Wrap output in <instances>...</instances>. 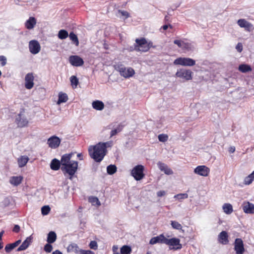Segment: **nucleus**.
Listing matches in <instances>:
<instances>
[{
  "mask_svg": "<svg viewBox=\"0 0 254 254\" xmlns=\"http://www.w3.org/2000/svg\"><path fill=\"white\" fill-rule=\"evenodd\" d=\"M72 153L65 154L62 157L61 170L65 174H68L69 179H71L72 177L77 171L78 168V162L76 161L70 160Z\"/></svg>",
  "mask_w": 254,
  "mask_h": 254,
  "instance_id": "f257e3e1",
  "label": "nucleus"
},
{
  "mask_svg": "<svg viewBox=\"0 0 254 254\" xmlns=\"http://www.w3.org/2000/svg\"><path fill=\"white\" fill-rule=\"evenodd\" d=\"M88 152L90 157L97 162H100L106 155L107 149H105V146H102L100 142H99L94 146H90L88 148Z\"/></svg>",
  "mask_w": 254,
  "mask_h": 254,
  "instance_id": "f03ea898",
  "label": "nucleus"
},
{
  "mask_svg": "<svg viewBox=\"0 0 254 254\" xmlns=\"http://www.w3.org/2000/svg\"><path fill=\"white\" fill-rule=\"evenodd\" d=\"M115 67L116 70L120 72V75L126 78L132 76L135 73V71L132 68L128 67L127 68L121 64L116 65Z\"/></svg>",
  "mask_w": 254,
  "mask_h": 254,
  "instance_id": "7ed1b4c3",
  "label": "nucleus"
},
{
  "mask_svg": "<svg viewBox=\"0 0 254 254\" xmlns=\"http://www.w3.org/2000/svg\"><path fill=\"white\" fill-rule=\"evenodd\" d=\"M134 50L136 51L146 52L149 50V47L147 45V41L144 38L136 39L135 40Z\"/></svg>",
  "mask_w": 254,
  "mask_h": 254,
  "instance_id": "20e7f679",
  "label": "nucleus"
},
{
  "mask_svg": "<svg viewBox=\"0 0 254 254\" xmlns=\"http://www.w3.org/2000/svg\"><path fill=\"white\" fill-rule=\"evenodd\" d=\"M175 65L191 66L195 64V61L190 58H178L174 61Z\"/></svg>",
  "mask_w": 254,
  "mask_h": 254,
  "instance_id": "39448f33",
  "label": "nucleus"
},
{
  "mask_svg": "<svg viewBox=\"0 0 254 254\" xmlns=\"http://www.w3.org/2000/svg\"><path fill=\"white\" fill-rule=\"evenodd\" d=\"M144 167L141 165H138L135 166L132 170L131 174L136 181H139L143 178Z\"/></svg>",
  "mask_w": 254,
  "mask_h": 254,
  "instance_id": "423d86ee",
  "label": "nucleus"
},
{
  "mask_svg": "<svg viewBox=\"0 0 254 254\" xmlns=\"http://www.w3.org/2000/svg\"><path fill=\"white\" fill-rule=\"evenodd\" d=\"M166 245L169 246L170 250L174 251L180 250L182 248V245L180 243V240L177 238L166 239Z\"/></svg>",
  "mask_w": 254,
  "mask_h": 254,
  "instance_id": "0eeeda50",
  "label": "nucleus"
},
{
  "mask_svg": "<svg viewBox=\"0 0 254 254\" xmlns=\"http://www.w3.org/2000/svg\"><path fill=\"white\" fill-rule=\"evenodd\" d=\"M192 72L190 69L180 68L177 70L176 76L186 80H190L192 79Z\"/></svg>",
  "mask_w": 254,
  "mask_h": 254,
  "instance_id": "6e6552de",
  "label": "nucleus"
},
{
  "mask_svg": "<svg viewBox=\"0 0 254 254\" xmlns=\"http://www.w3.org/2000/svg\"><path fill=\"white\" fill-rule=\"evenodd\" d=\"M234 250L236 254H243L245 251L243 240L241 238H236L234 242Z\"/></svg>",
  "mask_w": 254,
  "mask_h": 254,
  "instance_id": "1a4fd4ad",
  "label": "nucleus"
},
{
  "mask_svg": "<svg viewBox=\"0 0 254 254\" xmlns=\"http://www.w3.org/2000/svg\"><path fill=\"white\" fill-rule=\"evenodd\" d=\"M29 48L30 52L32 54L35 55L40 52L41 47L37 41L33 40L29 42Z\"/></svg>",
  "mask_w": 254,
  "mask_h": 254,
  "instance_id": "9d476101",
  "label": "nucleus"
},
{
  "mask_svg": "<svg viewBox=\"0 0 254 254\" xmlns=\"http://www.w3.org/2000/svg\"><path fill=\"white\" fill-rule=\"evenodd\" d=\"M61 141L59 137L53 135L48 139L47 143L50 148L55 149L59 146Z\"/></svg>",
  "mask_w": 254,
  "mask_h": 254,
  "instance_id": "9b49d317",
  "label": "nucleus"
},
{
  "mask_svg": "<svg viewBox=\"0 0 254 254\" xmlns=\"http://www.w3.org/2000/svg\"><path fill=\"white\" fill-rule=\"evenodd\" d=\"M194 173L201 176L206 177L209 173V169L205 166H198L194 169Z\"/></svg>",
  "mask_w": 254,
  "mask_h": 254,
  "instance_id": "f8f14e48",
  "label": "nucleus"
},
{
  "mask_svg": "<svg viewBox=\"0 0 254 254\" xmlns=\"http://www.w3.org/2000/svg\"><path fill=\"white\" fill-rule=\"evenodd\" d=\"M69 61L71 65L75 66H80L84 64L83 59L78 56H70Z\"/></svg>",
  "mask_w": 254,
  "mask_h": 254,
  "instance_id": "ddd939ff",
  "label": "nucleus"
},
{
  "mask_svg": "<svg viewBox=\"0 0 254 254\" xmlns=\"http://www.w3.org/2000/svg\"><path fill=\"white\" fill-rule=\"evenodd\" d=\"M34 76L32 72L27 73L25 77V87L27 89H31L34 86Z\"/></svg>",
  "mask_w": 254,
  "mask_h": 254,
  "instance_id": "4468645a",
  "label": "nucleus"
},
{
  "mask_svg": "<svg viewBox=\"0 0 254 254\" xmlns=\"http://www.w3.org/2000/svg\"><path fill=\"white\" fill-rule=\"evenodd\" d=\"M15 122L17 124L18 127H26L28 121L27 119L23 116L21 113L18 114L15 119Z\"/></svg>",
  "mask_w": 254,
  "mask_h": 254,
  "instance_id": "2eb2a0df",
  "label": "nucleus"
},
{
  "mask_svg": "<svg viewBox=\"0 0 254 254\" xmlns=\"http://www.w3.org/2000/svg\"><path fill=\"white\" fill-rule=\"evenodd\" d=\"M166 239L167 238L162 234L156 237L152 238L149 241V244L151 245H154L157 243L166 244Z\"/></svg>",
  "mask_w": 254,
  "mask_h": 254,
  "instance_id": "dca6fc26",
  "label": "nucleus"
},
{
  "mask_svg": "<svg viewBox=\"0 0 254 254\" xmlns=\"http://www.w3.org/2000/svg\"><path fill=\"white\" fill-rule=\"evenodd\" d=\"M33 240V237L32 235L27 237L26 240H25L22 244L17 248V251L20 252L22 251L25 250L27 249L29 245L32 243Z\"/></svg>",
  "mask_w": 254,
  "mask_h": 254,
  "instance_id": "f3484780",
  "label": "nucleus"
},
{
  "mask_svg": "<svg viewBox=\"0 0 254 254\" xmlns=\"http://www.w3.org/2000/svg\"><path fill=\"white\" fill-rule=\"evenodd\" d=\"M243 209L247 214H254V204L250 202H245L243 204Z\"/></svg>",
  "mask_w": 254,
  "mask_h": 254,
  "instance_id": "a211bd4d",
  "label": "nucleus"
},
{
  "mask_svg": "<svg viewBox=\"0 0 254 254\" xmlns=\"http://www.w3.org/2000/svg\"><path fill=\"white\" fill-rule=\"evenodd\" d=\"M218 239L219 242L223 244L226 245L229 243L228 235L226 231H222L218 235Z\"/></svg>",
  "mask_w": 254,
  "mask_h": 254,
  "instance_id": "6ab92c4d",
  "label": "nucleus"
},
{
  "mask_svg": "<svg viewBox=\"0 0 254 254\" xmlns=\"http://www.w3.org/2000/svg\"><path fill=\"white\" fill-rule=\"evenodd\" d=\"M157 166L159 169L164 172L167 175H172L173 173V171L168 167V166L161 162H158L157 163Z\"/></svg>",
  "mask_w": 254,
  "mask_h": 254,
  "instance_id": "aec40b11",
  "label": "nucleus"
},
{
  "mask_svg": "<svg viewBox=\"0 0 254 254\" xmlns=\"http://www.w3.org/2000/svg\"><path fill=\"white\" fill-rule=\"evenodd\" d=\"M81 250L75 243H71L67 247V252L68 253H74L76 254H79Z\"/></svg>",
  "mask_w": 254,
  "mask_h": 254,
  "instance_id": "412c9836",
  "label": "nucleus"
},
{
  "mask_svg": "<svg viewBox=\"0 0 254 254\" xmlns=\"http://www.w3.org/2000/svg\"><path fill=\"white\" fill-rule=\"evenodd\" d=\"M61 165H62V159L59 161L58 159L54 158L51 162L50 167L52 170L57 171L60 168Z\"/></svg>",
  "mask_w": 254,
  "mask_h": 254,
  "instance_id": "4be33fe9",
  "label": "nucleus"
},
{
  "mask_svg": "<svg viewBox=\"0 0 254 254\" xmlns=\"http://www.w3.org/2000/svg\"><path fill=\"white\" fill-rule=\"evenodd\" d=\"M21 241L20 240H18L13 243H10L7 244L4 248L5 252L7 253H9L12 250L18 246Z\"/></svg>",
  "mask_w": 254,
  "mask_h": 254,
  "instance_id": "5701e85b",
  "label": "nucleus"
},
{
  "mask_svg": "<svg viewBox=\"0 0 254 254\" xmlns=\"http://www.w3.org/2000/svg\"><path fill=\"white\" fill-rule=\"evenodd\" d=\"M36 24V20L34 17H30L25 22V25L27 29H31Z\"/></svg>",
  "mask_w": 254,
  "mask_h": 254,
  "instance_id": "b1692460",
  "label": "nucleus"
},
{
  "mask_svg": "<svg viewBox=\"0 0 254 254\" xmlns=\"http://www.w3.org/2000/svg\"><path fill=\"white\" fill-rule=\"evenodd\" d=\"M92 105L93 109L98 111L102 110L104 108L105 106L104 103L99 100L93 101L92 103Z\"/></svg>",
  "mask_w": 254,
  "mask_h": 254,
  "instance_id": "393cba45",
  "label": "nucleus"
},
{
  "mask_svg": "<svg viewBox=\"0 0 254 254\" xmlns=\"http://www.w3.org/2000/svg\"><path fill=\"white\" fill-rule=\"evenodd\" d=\"M238 24L242 28H245L246 29H248L252 25V24L246 20L245 19H240L238 20Z\"/></svg>",
  "mask_w": 254,
  "mask_h": 254,
  "instance_id": "a878e982",
  "label": "nucleus"
},
{
  "mask_svg": "<svg viewBox=\"0 0 254 254\" xmlns=\"http://www.w3.org/2000/svg\"><path fill=\"white\" fill-rule=\"evenodd\" d=\"M238 69L242 73L249 72L252 70L251 66L247 64H241L239 66Z\"/></svg>",
  "mask_w": 254,
  "mask_h": 254,
  "instance_id": "bb28decb",
  "label": "nucleus"
},
{
  "mask_svg": "<svg viewBox=\"0 0 254 254\" xmlns=\"http://www.w3.org/2000/svg\"><path fill=\"white\" fill-rule=\"evenodd\" d=\"M22 179V176H13L10 178V183L12 185L17 186L21 183Z\"/></svg>",
  "mask_w": 254,
  "mask_h": 254,
  "instance_id": "cd10ccee",
  "label": "nucleus"
},
{
  "mask_svg": "<svg viewBox=\"0 0 254 254\" xmlns=\"http://www.w3.org/2000/svg\"><path fill=\"white\" fill-rule=\"evenodd\" d=\"M124 125L122 123H120L118 125L116 128L112 129L110 132V137H112L117 133L120 132L123 129Z\"/></svg>",
  "mask_w": 254,
  "mask_h": 254,
  "instance_id": "c85d7f7f",
  "label": "nucleus"
},
{
  "mask_svg": "<svg viewBox=\"0 0 254 254\" xmlns=\"http://www.w3.org/2000/svg\"><path fill=\"white\" fill-rule=\"evenodd\" d=\"M57 239V235L54 231H50L47 236V241L49 244L54 243Z\"/></svg>",
  "mask_w": 254,
  "mask_h": 254,
  "instance_id": "c756f323",
  "label": "nucleus"
},
{
  "mask_svg": "<svg viewBox=\"0 0 254 254\" xmlns=\"http://www.w3.org/2000/svg\"><path fill=\"white\" fill-rule=\"evenodd\" d=\"M68 100V96L66 93L60 92L59 94V99L57 102L58 104H60L62 103H65Z\"/></svg>",
  "mask_w": 254,
  "mask_h": 254,
  "instance_id": "7c9ffc66",
  "label": "nucleus"
},
{
  "mask_svg": "<svg viewBox=\"0 0 254 254\" xmlns=\"http://www.w3.org/2000/svg\"><path fill=\"white\" fill-rule=\"evenodd\" d=\"M223 210L227 214H230L233 212V206L230 203H224L223 205Z\"/></svg>",
  "mask_w": 254,
  "mask_h": 254,
  "instance_id": "2f4dec72",
  "label": "nucleus"
},
{
  "mask_svg": "<svg viewBox=\"0 0 254 254\" xmlns=\"http://www.w3.org/2000/svg\"><path fill=\"white\" fill-rule=\"evenodd\" d=\"M29 158L27 156H22L18 159V164L19 167H24L27 164Z\"/></svg>",
  "mask_w": 254,
  "mask_h": 254,
  "instance_id": "473e14b6",
  "label": "nucleus"
},
{
  "mask_svg": "<svg viewBox=\"0 0 254 254\" xmlns=\"http://www.w3.org/2000/svg\"><path fill=\"white\" fill-rule=\"evenodd\" d=\"M68 36V32L64 29L60 30L59 31L58 37L60 39L64 40Z\"/></svg>",
  "mask_w": 254,
  "mask_h": 254,
  "instance_id": "72a5a7b5",
  "label": "nucleus"
},
{
  "mask_svg": "<svg viewBox=\"0 0 254 254\" xmlns=\"http://www.w3.org/2000/svg\"><path fill=\"white\" fill-rule=\"evenodd\" d=\"M69 39L76 46L79 45V41L77 35L73 32H71L68 35Z\"/></svg>",
  "mask_w": 254,
  "mask_h": 254,
  "instance_id": "f704fd0d",
  "label": "nucleus"
},
{
  "mask_svg": "<svg viewBox=\"0 0 254 254\" xmlns=\"http://www.w3.org/2000/svg\"><path fill=\"white\" fill-rule=\"evenodd\" d=\"M254 180V174L252 172L244 179V184L247 185L251 184Z\"/></svg>",
  "mask_w": 254,
  "mask_h": 254,
  "instance_id": "c9c22d12",
  "label": "nucleus"
},
{
  "mask_svg": "<svg viewBox=\"0 0 254 254\" xmlns=\"http://www.w3.org/2000/svg\"><path fill=\"white\" fill-rule=\"evenodd\" d=\"M131 252V247L125 245L121 248V254H130Z\"/></svg>",
  "mask_w": 254,
  "mask_h": 254,
  "instance_id": "e433bc0d",
  "label": "nucleus"
},
{
  "mask_svg": "<svg viewBox=\"0 0 254 254\" xmlns=\"http://www.w3.org/2000/svg\"><path fill=\"white\" fill-rule=\"evenodd\" d=\"M117 171V167L115 165H110L107 167V173L109 175H113Z\"/></svg>",
  "mask_w": 254,
  "mask_h": 254,
  "instance_id": "4c0bfd02",
  "label": "nucleus"
},
{
  "mask_svg": "<svg viewBox=\"0 0 254 254\" xmlns=\"http://www.w3.org/2000/svg\"><path fill=\"white\" fill-rule=\"evenodd\" d=\"M71 85L74 88H76L79 83L78 79L75 75H72L70 77Z\"/></svg>",
  "mask_w": 254,
  "mask_h": 254,
  "instance_id": "58836bf2",
  "label": "nucleus"
},
{
  "mask_svg": "<svg viewBox=\"0 0 254 254\" xmlns=\"http://www.w3.org/2000/svg\"><path fill=\"white\" fill-rule=\"evenodd\" d=\"M171 224L172 227L175 229L181 230L182 228V225L177 221H171Z\"/></svg>",
  "mask_w": 254,
  "mask_h": 254,
  "instance_id": "ea45409f",
  "label": "nucleus"
},
{
  "mask_svg": "<svg viewBox=\"0 0 254 254\" xmlns=\"http://www.w3.org/2000/svg\"><path fill=\"white\" fill-rule=\"evenodd\" d=\"M89 201L93 203V204H96L97 205H100V202L97 197L95 196H91L89 198Z\"/></svg>",
  "mask_w": 254,
  "mask_h": 254,
  "instance_id": "a19ab883",
  "label": "nucleus"
},
{
  "mask_svg": "<svg viewBox=\"0 0 254 254\" xmlns=\"http://www.w3.org/2000/svg\"><path fill=\"white\" fill-rule=\"evenodd\" d=\"M51 210L50 207L48 205H45L42 207L41 212L43 215H47Z\"/></svg>",
  "mask_w": 254,
  "mask_h": 254,
  "instance_id": "79ce46f5",
  "label": "nucleus"
},
{
  "mask_svg": "<svg viewBox=\"0 0 254 254\" xmlns=\"http://www.w3.org/2000/svg\"><path fill=\"white\" fill-rule=\"evenodd\" d=\"M193 48V47L191 44L189 43H185L184 42L182 49L187 50L188 51H191L192 50Z\"/></svg>",
  "mask_w": 254,
  "mask_h": 254,
  "instance_id": "37998d69",
  "label": "nucleus"
},
{
  "mask_svg": "<svg viewBox=\"0 0 254 254\" xmlns=\"http://www.w3.org/2000/svg\"><path fill=\"white\" fill-rule=\"evenodd\" d=\"M44 250L48 253H51L53 250V246L51 245V244H46L44 248Z\"/></svg>",
  "mask_w": 254,
  "mask_h": 254,
  "instance_id": "c03bdc74",
  "label": "nucleus"
},
{
  "mask_svg": "<svg viewBox=\"0 0 254 254\" xmlns=\"http://www.w3.org/2000/svg\"><path fill=\"white\" fill-rule=\"evenodd\" d=\"M174 197L178 199H183L187 198L188 197V194L187 193H179L175 195Z\"/></svg>",
  "mask_w": 254,
  "mask_h": 254,
  "instance_id": "a18cd8bd",
  "label": "nucleus"
},
{
  "mask_svg": "<svg viewBox=\"0 0 254 254\" xmlns=\"http://www.w3.org/2000/svg\"><path fill=\"white\" fill-rule=\"evenodd\" d=\"M168 136L165 134H161L158 135V139L161 142H165L168 139Z\"/></svg>",
  "mask_w": 254,
  "mask_h": 254,
  "instance_id": "49530a36",
  "label": "nucleus"
},
{
  "mask_svg": "<svg viewBox=\"0 0 254 254\" xmlns=\"http://www.w3.org/2000/svg\"><path fill=\"white\" fill-rule=\"evenodd\" d=\"M89 247L90 249L96 250L98 248V245L95 241H92L89 244Z\"/></svg>",
  "mask_w": 254,
  "mask_h": 254,
  "instance_id": "de8ad7c7",
  "label": "nucleus"
},
{
  "mask_svg": "<svg viewBox=\"0 0 254 254\" xmlns=\"http://www.w3.org/2000/svg\"><path fill=\"white\" fill-rule=\"evenodd\" d=\"M118 12L121 13L122 16H125V18H127L129 17V14L127 11L119 10Z\"/></svg>",
  "mask_w": 254,
  "mask_h": 254,
  "instance_id": "09e8293b",
  "label": "nucleus"
},
{
  "mask_svg": "<svg viewBox=\"0 0 254 254\" xmlns=\"http://www.w3.org/2000/svg\"><path fill=\"white\" fill-rule=\"evenodd\" d=\"M100 143H101L102 144V146H105V149H107V147H111L112 146V144H113V143L112 141H107V142H100Z\"/></svg>",
  "mask_w": 254,
  "mask_h": 254,
  "instance_id": "8fccbe9b",
  "label": "nucleus"
},
{
  "mask_svg": "<svg viewBox=\"0 0 254 254\" xmlns=\"http://www.w3.org/2000/svg\"><path fill=\"white\" fill-rule=\"evenodd\" d=\"M174 43L176 44L179 48H182L184 41L179 40H175L174 41Z\"/></svg>",
  "mask_w": 254,
  "mask_h": 254,
  "instance_id": "3c124183",
  "label": "nucleus"
},
{
  "mask_svg": "<svg viewBox=\"0 0 254 254\" xmlns=\"http://www.w3.org/2000/svg\"><path fill=\"white\" fill-rule=\"evenodd\" d=\"M0 62L2 66H4L6 64V58L4 56H0Z\"/></svg>",
  "mask_w": 254,
  "mask_h": 254,
  "instance_id": "603ef678",
  "label": "nucleus"
},
{
  "mask_svg": "<svg viewBox=\"0 0 254 254\" xmlns=\"http://www.w3.org/2000/svg\"><path fill=\"white\" fill-rule=\"evenodd\" d=\"M79 254H95L94 252L90 250H84L81 249Z\"/></svg>",
  "mask_w": 254,
  "mask_h": 254,
  "instance_id": "864d4df0",
  "label": "nucleus"
},
{
  "mask_svg": "<svg viewBox=\"0 0 254 254\" xmlns=\"http://www.w3.org/2000/svg\"><path fill=\"white\" fill-rule=\"evenodd\" d=\"M10 203V199L7 197H5L2 201L3 205H4V206H7L9 205Z\"/></svg>",
  "mask_w": 254,
  "mask_h": 254,
  "instance_id": "5fc2aeb1",
  "label": "nucleus"
},
{
  "mask_svg": "<svg viewBox=\"0 0 254 254\" xmlns=\"http://www.w3.org/2000/svg\"><path fill=\"white\" fill-rule=\"evenodd\" d=\"M236 49H237V50L239 52H241L243 50V45L241 43H239L236 47Z\"/></svg>",
  "mask_w": 254,
  "mask_h": 254,
  "instance_id": "6e6d98bb",
  "label": "nucleus"
},
{
  "mask_svg": "<svg viewBox=\"0 0 254 254\" xmlns=\"http://www.w3.org/2000/svg\"><path fill=\"white\" fill-rule=\"evenodd\" d=\"M20 226L18 225H15L12 231L15 233H18L20 231Z\"/></svg>",
  "mask_w": 254,
  "mask_h": 254,
  "instance_id": "4d7b16f0",
  "label": "nucleus"
},
{
  "mask_svg": "<svg viewBox=\"0 0 254 254\" xmlns=\"http://www.w3.org/2000/svg\"><path fill=\"white\" fill-rule=\"evenodd\" d=\"M166 194V191L164 190H160L157 192V195L158 197H161Z\"/></svg>",
  "mask_w": 254,
  "mask_h": 254,
  "instance_id": "13d9d810",
  "label": "nucleus"
},
{
  "mask_svg": "<svg viewBox=\"0 0 254 254\" xmlns=\"http://www.w3.org/2000/svg\"><path fill=\"white\" fill-rule=\"evenodd\" d=\"M170 27L171 28H172V26L171 25V24H165L164 25H163L162 27V28L164 30H167L168 27Z\"/></svg>",
  "mask_w": 254,
  "mask_h": 254,
  "instance_id": "bf43d9fd",
  "label": "nucleus"
},
{
  "mask_svg": "<svg viewBox=\"0 0 254 254\" xmlns=\"http://www.w3.org/2000/svg\"><path fill=\"white\" fill-rule=\"evenodd\" d=\"M235 151V147L234 146H230L229 148L230 153H234Z\"/></svg>",
  "mask_w": 254,
  "mask_h": 254,
  "instance_id": "052dcab7",
  "label": "nucleus"
},
{
  "mask_svg": "<svg viewBox=\"0 0 254 254\" xmlns=\"http://www.w3.org/2000/svg\"><path fill=\"white\" fill-rule=\"evenodd\" d=\"M52 254H63V253L59 250H56L54 251Z\"/></svg>",
  "mask_w": 254,
  "mask_h": 254,
  "instance_id": "680f3d73",
  "label": "nucleus"
},
{
  "mask_svg": "<svg viewBox=\"0 0 254 254\" xmlns=\"http://www.w3.org/2000/svg\"><path fill=\"white\" fill-rule=\"evenodd\" d=\"M77 157L79 159V160H83V157L81 153H78L77 154Z\"/></svg>",
  "mask_w": 254,
  "mask_h": 254,
  "instance_id": "e2e57ef3",
  "label": "nucleus"
},
{
  "mask_svg": "<svg viewBox=\"0 0 254 254\" xmlns=\"http://www.w3.org/2000/svg\"><path fill=\"white\" fill-rule=\"evenodd\" d=\"M118 250V247L117 246H114L113 247V251L114 253H116L115 252Z\"/></svg>",
  "mask_w": 254,
  "mask_h": 254,
  "instance_id": "0e129e2a",
  "label": "nucleus"
},
{
  "mask_svg": "<svg viewBox=\"0 0 254 254\" xmlns=\"http://www.w3.org/2000/svg\"><path fill=\"white\" fill-rule=\"evenodd\" d=\"M147 45L149 47V50L150 49V48L153 46V44H152V42H147Z\"/></svg>",
  "mask_w": 254,
  "mask_h": 254,
  "instance_id": "69168bd1",
  "label": "nucleus"
},
{
  "mask_svg": "<svg viewBox=\"0 0 254 254\" xmlns=\"http://www.w3.org/2000/svg\"><path fill=\"white\" fill-rule=\"evenodd\" d=\"M4 231L2 230L0 232V240L2 241V237L3 236V234L4 233Z\"/></svg>",
  "mask_w": 254,
  "mask_h": 254,
  "instance_id": "338daca9",
  "label": "nucleus"
},
{
  "mask_svg": "<svg viewBox=\"0 0 254 254\" xmlns=\"http://www.w3.org/2000/svg\"><path fill=\"white\" fill-rule=\"evenodd\" d=\"M169 17L167 15L165 16V22H167L169 21Z\"/></svg>",
  "mask_w": 254,
  "mask_h": 254,
  "instance_id": "774afa93",
  "label": "nucleus"
}]
</instances>
